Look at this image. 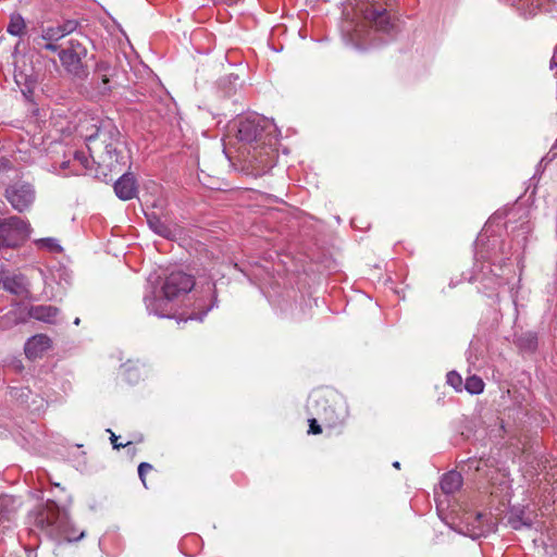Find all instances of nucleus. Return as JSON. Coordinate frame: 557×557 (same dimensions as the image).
Segmentation results:
<instances>
[{
    "label": "nucleus",
    "instance_id": "obj_28",
    "mask_svg": "<svg viewBox=\"0 0 557 557\" xmlns=\"http://www.w3.org/2000/svg\"><path fill=\"white\" fill-rule=\"evenodd\" d=\"M151 470H152V466L148 462H141L138 466V475L145 486H146V474Z\"/></svg>",
    "mask_w": 557,
    "mask_h": 557
},
{
    "label": "nucleus",
    "instance_id": "obj_15",
    "mask_svg": "<svg viewBox=\"0 0 557 557\" xmlns=\"http://www.w3.org/2000/svg\"><path fill=\"white\" fill-rule=\"evenodd\" d=\"M145 215L148 226L153 233L166 239L174 237L175 233L172 226L156 212H147Z\"/></svg>",
    "mask_w": 557,
    "mask_h": 557
},
{
    "label": "nucleus",
    "instance_id": "obj_30",
    "mask_svg": "<svg viewBox=\"0 0 557 557\" xmlns=\"http://www.w3.org/2000/svg\"><path fill=\"white\" fill-rule=\"evenodd\" d=\"M110 440H111V443H112L114 449H120L121 447H126L131 444V442H127L126 444H119L117 436L112 432H111Z\"/></svg>",
    "mask_w": 557,
    "mask_h": 557
},
{
    "label": "nucleus",
    "instance_id": "obj_16",
    "mask_svg": "<svg viewBox=\"0 0 557 557\" xmlns=\"http://www.w3.org/2000/svg\"><path fill=\"white\" fill-rule=\"evenodd\" d=\"M171 299H168L165 296L164 298L157 297L153 294L146 295L144 298L146 308L149 313H153L160 318H170V308H169V301Z\"/></svg>",
    "mask_w": 557,
    "mask_h": 557
},
{
    "label": "nucleus",
    "instance_id": "obj_11",
    "mask_svg": "<svg viewBox=\"0 0 557 557\" xmlns=\"http://www.w3.org/2000/svg\"><path fill=\"white\" fill-rule=\"evenodd\" d=\"M361 12L364 22L377 32L389 34L395 27L394 21L386 10L371 5L361 10Z\"/></svg>",
    "mask_w": 557,
    "mask_h": 557
},
{
    "label": "nucleus",
    "instance_id": "obj_14",
    "mask_svg": "<svg viewBox=\"0 0 557 557\" xmlns=\"http://www.w3.org/2000/svg\"><path fill=\"white\" fill-rule=\"evenodd\" d=\"M50 348V337L45 334H37L27 339L24 346V351L27 358L34 360L41 357L44 352Z\"/></svg>",
    "mask_w": 557,
    "mask_h": 557
},
{
    "label": "nucleus",
    "instance_id": "obj_13",
    "mask_svg": "<svg viewBox=\"0 0 557 557\" xmlns=\"http://www.w3.org/2000/svg\"><path fill=\"white\" fill-rule=\"evenodd\" d=\"M114 193L121 200H131L137 196L138 189L134 175L123 173L114 183Z\"/></svg>",
    "mask_w": 557,
    "mask_h": 557
},
{
    "label": "nucleus",
    "instance_id": "obj_36",
    "mask_svg": "<svg viewBox=\"0 0 557 557\" xmlns=\"http://www.w3.org/2000/svg\"><path fill=\"white\" fill-rule=\"evenodd\" d=\"M74 323H75V324H78V323H79V319H78V318H76Z\"/></svg>",
    "mask_w": 557,
    "mask_h": 557
},
{
    "label": "nucleus",
    "instance_id": "obj_22",
    "mask_svg": "<svg viewBox=\"0 0 557 557\" xmlns=\"http://www.w3.org/2000/svg\"><path fill=\"white\" fill-rule=\"evenodd\" d=\"M465 388L470 394H481L484 389V382L480 376L472 375L466 380Z\"/></svg>",
    "mask_w": 557,
    "mask_h": 557
},
{
    "label": "nucleus",
    "instance_id": "obj_23",
    "mask_svg": "<svg viewBox=\"0 0 557 557\" xmlns=\"http://www.w3.org/2000/svg\"><path fill=\"white\" fill-rule=\"evenodd\" d=\"M38 248L46 249L51 252H60L62 251V247L55 238L47 237L40 238L35 242Z\"/></svg>",
    "mask_w": 557,
    "mask_h": 557
},
{
    "label": "nucleus",
    "instance_id": "obj_6",
    "mask_svg": "<svg viewBox=\"0 0 557 557\" xmlns=\"http://www.w3.org/2000/svg\"><path fill=\"white\" fill-rule=\"evenodd\" d=\"M30 225L18 216L0 219V248L21 246L30 234Z\"/></svg>",
    "mask_w": 557,
    "mask_h": 557
},
{
    "label": "nucleus",
    "instance_id": "obj_26",
    "mask_svg": "<svg viewBox=\"0 0 557 557\" xmlns=\"http://www.w3.org/2000/svg\"><path fill=\"white\" fill-rule=\"evenodd\" d=\"M59 26L63 36L65 37L66 35H70L76 30L78 27V22L76 20H66L62 24H59Z\"/></svg>",
    "mask_w": 557,
    "mask_h": 557
},
{
    "label": "nucleus",
    "instance_id": "obj_3",
    "mask_svg": "<svg viewBox=\"0 0 557 557\" xmlns=\"http://www.w3.org/2000/svg\"><path fill=\"white\" fill-rule=\"evenodd\" d=\"M278 133L273 121L257 114L243 117L237 123V138L246 144L272 146L276 144Z\"/></svg>",
    "mask_w": 557,
    "mask_h": 557
},
{
    "label": "nucleus",
    "instance_id": "obj_31",
    "mask_svg": "<svg viewBox=\"0 0 557 557\" xmlns=\"http://www.w3.org/2000/svg\"><path fill=\"white\" fill-rule=\"evenodd\" d=\"M41 48L50 51H57L59 46L54 44V41H48Z\"/></svg>",
    "mask_w": 557,
    "mask_h": 557
},
{
    "label": "nucleus",
    "instance_id": "obj_32",
    "mask_svg": "<svg viewBox=\"0 0 557 557\" xmlns=\"http://www.w3.org/2000/svg\"><path fill=\"white\" fill-rule=\"evenodd\" d=\"M213 306L214 305L212 304L210 307H208L207 310L203 311L200 317H197V319L202 320V318L208 313V311L212 309ZM189 319H196V317H190Z\"/></svg>",
    "mask_w": 557,
    "mask_h": 557
},
{
    "label": "nucleus",
    "instance_id": "obj_19",
    "mask_svg": "<svg viewBox=\"0 0 557 557\" xmlns=\"http://www.w3.org/2000/svg\"><path fill=\"white\" fill-rule=\"evenodd\" d=\"M518 348L525 352H533L537 348V335L534 332H524L516 337Z\"/></svg>",
    "mask_w": 557,
    "mask_h": 557
},
{
    "label": "nucleus",
    "instance_id": "obj_7",
    "mask_svg": "<svg viewBox=\"0 0 557 557\" xmlns=\"http://www.w3.org/2000/svg\"><path fill=\"white\" fill-rule=\"evenodd\" d=\"M194 286L195 280L191 275L183 271H173L166 276L162 292L168 299H175L189 293Z\"/></svg>",
    "mask_w": 557,
    "mask_h": 557
},
{
    "label": "nucleus",
    "instance_id": "obj_10",
    "mask_svg": "<svg viewBox=\"0 0 557 557\" xmlns=\"http://www.w3.org/2000/svg\"><path fill=\"white\" fill-rule=\"evenodd\" d=\"M14 81L26 98L33 95L37 84V76L35 75L34 67L27 64L24 58L15 64Z\"/></svg>",
    "mask_w": 557,
    "mask_h": 557
},
{
    "label": "nucleus",
    "instance_id": "obj_34",
    "mask_svg": "<svg viewBox=\"0 0 557 557\" xmlns=\"http://www.w3.org/2000/svg\"><path fill=\"white\" fill-rule=\"evenodd\" d=\"M482 272V275H478L475 277H471L470 280H480V281H484L485 280V272L483 271V269L481 270Z\"/></svg>",
    "mask_w": 557,
    "mask_h": 557
},
{
    "label": "nucleus",
    "instance_id": "obj_25",
    "mask_svg": "<svg viewBox=\"0 0 557 557\" xmlns=\"http://www.w3.org/2000/svg\"><path fill=\"white\" fill-rule=\"evenodd\" d=\"M446 380H447V383L453 386L456 391H460L461 389V385H462V377L459 373H457L456 371H450L447 373V376H446Z\"/></svg>",
    "mask_w": 557,
    "mask_h": 557
},
{
    "label": "nucleus",
    "instance_id": "obj_33",
    "mask_svg": "<svg viewBox=\"0 0 557 557\" xmlns=\"http://www.w3.org/2000/svg\"><path fill=\"white\" fill-rule=\"evenodd\" d=\"M360 32H361V30H359V29H358V25H357V26H356V28L354 29L355 35H352V34L350 33V42L354 40L355 36H356V37H360V36H361V35H360Z\"/></svg>",
    "mask_w": 557,
    "mask_h": 557
},
{
    "label": "nucleus",
    "instance_id": "obj_17",
    "mask_svg": "<svg viewBox=\"0 0 557 557\" xmlns=\"http://www.w3.org/2000/svg\"><path fill=\"white\" fill-rule=\"evenodd\" d=\"M28 314L30 318L45 323H55L59 309L53 306L45 305L32 306Z\"/></svg>",
    "mask_w": 557,
    "mask_h": 557
},
{
    "label": "nucleus",
    "instance_id": "obj_5",
    "mask_svg": "<svg viewBox=\"0 0 557 557\" xmlns=\"http://www.w3.org/2000/svg\"><path fill=\"white\" fill-rule=\"evenodd\" d=\"M307 412L315 416L327 429L344 428V417L338 413L327 397L320 392L312 393L307 401Z\"/></svg>",
    "mask_w": 557,
    "mask_h": 557
},
{
    "label": "nucleus",
    "instance_id": "obj_29",
    "mask_svg": "<svg viewBox=\"0 0 557 557\" xmlns=\"http://www.w3.org/2000/svg\"><path fill=\"white\" fill-rule=\"evenodd\" d=\"M510 524L515 530L521 529L523 525L530 527L531 523L522 521L520 518H513L510 520Z\"/></svg>",
    "mask_w": 557,
    "mask_h": 557
},
{
    "label": "nucleus",
    "instance_id": "obj_2",
    "mask_svg": "<svg viewBox=\"0 0 557 557\" xmlns=\"http://www.w3.org/2000/svg\"><path fill=\"white\" fill-rule=\"evenodd\" d=\"M30 519L36 529L55 541L75 542L85 536V532H77L71 523L67 512L62 511L53 500H48L45 505L38 506L32 512Z\"/></svg>",
    "mask_w": 557,
    "mask_h": 557
},
{
    "label": "nucleus",
    "instance_id": "obj_12",
    "mask_svg": "<svg viewBox=\"0 0 557 557\" xmlns=\"http://www.w3.org/2000/svg\"><path fill=\"white\" fill-rule=\"evenodd\" d=\"M115 74V69L107 61H99L95 67L92 78L94 89L100 96H108L112 90L111 77Z\"/></svg>",
    "mask_w": 557,
    "mask_h": 557
},
{
    "label": "nucleus",
    "instance_id": "obj_1",
    "mask_svg": "<svg viewBox=\"0 0 557 557\" xmlns=\"http://www.w3.org/2000/svg\"><path fill=\"white\" fill-rule=\"evenodd\" d=\"M78 132L85 138L89 156L75 151L74 159L100 181H112V175L120 174L126 164V158L119 148L122 143L117 127L111 120L91 119L82 121Z\"/></svg>",
    "mask_w": 557,
    "mask_h": 557
},
{
    "label": "nucleus",
    "instance_id": "obj_21",
    "mask_svg": "<svg viewBox=\"0 0 557 557\" xmlns=\"http://www.w3.org/2000/svg\"><path fill=\"white\" fill-rule=\"evenodd\" d=\"M23 322L20 313L16 310H10L0 315V330L7 331Z\"/></svg>",
    "mask_w": 557,
    "mask_h": 557
},
{
    "label": "nucleus",
    "instance_id": "obj_20",
    "mask_svg": "<svg viewBox=\"0 0 557 557\" xmlns=\"http://www.w3.org/2000/svg\"><path fill=\"white\" fill-rule=\"evenodd\" d=\"M7 32L13 36H23L26 32V23L21 14H12L10 17Z\"/></svg>",
    "mask_w": 557,
    "mask_h": 557
},
{
    "label": "nucleus",
    "instance_id": "obj_27",
    "mask_svg": "<svg viewBox=\"0 0 557 557\" xmlns=\"http://www.w3.org/2000/svg\"><path fill=\"white\" fill-rule=\"evenodd\" d=\"M308 422H309V430H308L309 434L317 435V434L322 433V428H321V424L319 423L320 419L318 417L309 416Z\"/></svg>",
    "mask_w": 557,
    "mask_h": 557
},
{
    "label": "nucleus",
    "instance_id": "obj_18",
    "mask_svg": "<svg viewBox=\"0 0 557 557\" xmlns=\"http://www.w3.org/2000/svg\"><path fill=\"white\" fill-rule=\"evenodd\" d=\"M462 486V476L457 471H449L442 476L441 488L445 494H454Z\"/></svg>",
    "mask_w": 557,
    "mask_h": 557
},
{
    "label": "nucleus",
    "instance_id": "obj_35",
    "mask_svg": "<svg viewBox=\"0 0 557 557\" xmlns=\"http://www.w3.org/2000/svg\"><path fill=\"white\" fill-rule=\"evenodd\" d=\"M393 467L396 468V469H400V462L399 461H395L393 463Z\"/></svg>",
    "mask_w": 557,
    "mask_h": 557
},
{
    "label": "nucleus",
    "instance_id": "obj_9",
    "mask_svg": "<svg viewBox=\"0 0 557 557\" xmlns=\"http://www.w3.org/2000/svg\"><path fill=\"white\" fill-rule=\"evenodd\" d=\"M0 283L7 292L27 298L29 296V282L25 275L15 273L0 265Z\"/></svg>",
    "mask_w": 557,
    "mask_h": 557
},
{
    "label": "nucleus",
    "instance_id": "obj_4",
    "mask_svg": "<svg viewBox=\"0 0 557 557\" xmlns=\"http://www.w3.org/2000/svg\"><path fill=\"white\" fill-rule=\"evenodd\" d=\"M87 55V48L75 39H70L67 47L59 51V59L66 73L77 79L88 77V69L83 60Z\"/></svg>",
    "mask_w": 557,
    "mask_h": 557
},
{
    "label": "nucleus",
    "instance_id": "obj_8",
    "mask_svg": "<svg viewBox=\"0 0 557 557\" xmlns=\"http://www.w3.org/2000/svg\"><path fill=\"white\" fill-rule=\"evenodd\" d=\"M5 198L18 212L27 210L35 200V189L28 183L16 182L5 189Z\"/></svg>",
    "mask_w": 557,
    "mask_h": 557
},
{
    "label": "nucleus",
    "instance_id": "obj_24",
    "mask_svg": "<svg viewBox=\"0 0 557 557\" xmlns=\"http://www.w3.org/2000/svg\"><path fill=\"white\" fill-rule=\"evenodd\" d=\"M63 37L60 26L57 25L44 28L40 38L46 41H58Z\"/></svg>",
    "mask_w": 557,
    "mask_h": 557
}]
</instances>
